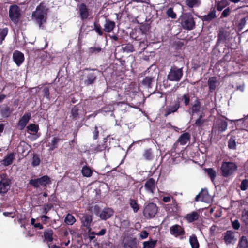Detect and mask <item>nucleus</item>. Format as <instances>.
<instances>
[{
    "mask_svg": "<svg viewBox=\"0 0 248 248\" xmlns=\"http://www.w3.org/2000/svg\"><path fill=\"white\" fill-rule=\"evenodd\" d=\"M204 170L207 174L208 176L210 177L212 182H214L217 175V173L216 171L213 168H204Z\"/></svg>",
    "mask_w": 248,
    "mask_h": 248,
    "instance_id": "nucleus-43",
    "label": "nucleus"
},
{
    "mask_svg": "<svg viewBox=\"0 0 248 248\" xmlns=\"http://www.w3.org/2000/svg\"><path fill=\"white\" fill-rule=\"evenodd\" d=\"M170 231L172 235L175 236H182L185 234L184 228L178 224H175L170 227Z\"/></svg>",
    "mask_w": 248,
    "mask_h": 248,
    "instance_id": "nucleus-18",
    "label": "nucleus"
},
{
    "mask_svg": "<svg viewBox=\"0 0 248 248\" xmlns=\"http://www.w3.org/2000/svg\"><path fill=\"white\" fill-rule=\"evenodd\" d=\"M79 16L82 20L84 21L87 19L89 16V9L87 6L82 3L79 7Z\"/></svg>",
    "mask_w": 248,
    "mask_h": 248,
    "instance_id": "nucleus-23",
    "label": "nucleus"
},
{
    "mask_svg": "<svg viewBox=\"0 0 248 248\" xmlns=\"http://www.w3.org/2000/svg\"><path fill=\"white\" fill-rule=\"evenodd\" d=\"M81 173L83 176L90 177L92 175L93 170L89 166L85 165L82 167Z\"/></svg>",
    "mask_w": 248,
    "mask_h": 248,
    "instance_id": "nucleus-45",
    "label": "nucleus"
},
{
    "mask_svg": "<svg viewBox=\"0 0 248 248\" xmlns=\"http://www.w3.org/2000/svg\"><path fill=\"white\" fill-rule=\"evenodd\" d=\"M178 100L184 101V104L185 106H187L190 103V96L189 94H184L181 97L178 98Z\"/></svg>",
    "mask_w": 248,
    "mask_h": 248,
    "instance_id": "nucleus-56",
    "label": "nucleus"
},
{
    "mask_svg": "<svg viewBox=\"0 0 248 248\" xmlns=\"http://www.w3.org/2000/svg\"><path fill=\"white\" fill-rule=\"evenodd\" d=\"M142 157L145 160H152L154 157V154L153 149L151 148L145 149L143 152Z\"/></svg>",
    "mask_w": 248,
    "mask_h": 248,
    "instance_id": "nucleus-30",
    "label": "nucleus"
},
{
    "mask_svg": "<svg viewBox=\"0 0 248 248\" xmlns=\"http://www.w3.org/2000/svg\"><path fill=\"white\" fill-rule=\"evenodd\" d=\"M102 48L100 46H93L89 48L88 52L90 55L97 54L102 51Z\"/></svg>",
    "mask_w": 248,
    "mask_h": 248,
    "instance_id": "nucleus-54",
    "label": "nucleus"
},
{
    "mask_svg": "<svg viewBox=\"0 0 248 248\" xmlns=\"http://www.w3.org/2000/svg\"><path fill=\"white\" fill-rule=\"evenodd\" d=\"M32 17L40 28L43 27V24L46 22V13L40 5L37 6L36 11L32 13Z\"/></svg>",
    "mask_w": 248,
    "mask_h": 248,
    "instance_id": "nucleus-2",
    "label": "nucleus"
},
{
    "mask_svg": "<svg viewBox=\"0 0 248 248\" xmlns=\"http://www.w3.org/2000/svg\"><path fill=\"white\" fill-rule=\"evenodd\" d=\"M122 244L124 248H138L136 238H127L124 239Z\"/></svg>",
    "mask_w": 248,
    "mask_h": 248,
    "instance_id": "nucleus-22",
    "label": "nucleus"
},
{
    "mask_svg": "<svg viewBox=\"0 0 248 248\" xmlns=\"http://www.w3.org/2000/svg\"><path fill=\"white\" fill-rule=\"evenodd\" d=\"M27 132L29 133L30 131L33 132L36 134L38 133L39 128L37 124H30L27 126Z\"/></svg>",
    "mask_w": 248,
    "mask_h": 248,
    "instance_id": "nucleus-51",
    "label": "nucleus"
},
{
    "mask_svg": "<svg viewBox=\"0 0 248 248\" xmlns=\"http://www.w3.org/2000/svg\"><path fill=\"white\" fill-rule=\"evenodd\" d=\"M156 184L157 182L155 181V179L150 178L146 181L144 187L148 193L154 194Z\"/></svg>",
    "mask_w": 248,
    "mask_h": 248,
    "instance_id": "nucleus-14",
    "label": "nucleus"
},
{
    "mask_svg": "<svg viewBox=\"0 0 248 248\" xmlns=\"http://www.w3.org/2000/svg\"><path fill=\"white\" fill-rule=\"evenodd\" d=\"M234 52H232V48H230L225 45L223 51L224 55L222 58L218 62V63L221 64L223 62L226 63L230 62L232 58V54Z\"/></svg>",
    "mask_w": 248,
    "mask_h": 248,
    "instance_id": "nucleus-11",
    "label": "nucleus"
},
{
    "mask_svg": "<svg viewBox=\"0 0 248 248\" xmlns=\"http://www.w3.org/2000/svg\"><path fill=\"white\" fill-rule=\"evenodd\" d=\"M53 207V204L52 203H45L43 205L42 207L40 209V212L43 215H46Z\"/></svg>",
    "mask_w": 248,
    "mask_h": 248,
    "instance_id": "nucleus-41",
    "label": "nucleus"
},
{
    "mask_svg": "<svg viewBox=\"0 0 248 248\" xmlns=\"http://www.w3.org/2000/svg\"><path fill=\"white\" fill-rule=\"evenodd\" d=\"M189 243L192 248H199V243L195 235L193 234L189 237Z\"/></svg>",
    "mask_w": 248,
    "mask_h": 248,
    "instance_id": "nucleus-47",
    "label": "nucleus"
},
{
    "mask_svg": "<svg viewBox=\"0 0 248 248\" xmlns=\"http://www.w3.org/2000/svg\"><path fill=\"white\" fill-rule=\"evenodd\" d=\"M81 105L77 104L74 105L71 109V115L70 117L74 120H78L79 118V114L81 111Z\"/></svg>",
    "mask_w": 248,
    "mask_h": 248,
    "instance_id": "nucleus-27",
    "label": "nucleus"
},
{
    "mask_svg": "<svg viewBox=\"0 0 248 248\" xmlns=\"http://www.w3.org/2000/svg\"><path fill=\"white\" fill-rule=\"evenodd\" d=\"M42 92L43 97L49 100L50 98L49 88L48 87H45L42 90Z\"/></svg>",
    "mask_w": 248,
    "mask_h": 248,
    "instance_id": "nucleus-60",
    "label": "nucleus"
},
{
    "mask_svg": "<svg viewBox=\"0 0 248 248\" xmlns=\"http://www.w3.org/2000/svg\"><path fill=\"white\" fill-rule=\"evenodd\" d=\"M8 33V29L7 27L0 29V45H2L3 41Z\"/></svg>",
    "mask_w": 248,
    "mask_h": 248,
    "instance_id": "nucleus-49",
    "label": "nucleus"
},
{
    "mask_svg": "<svg viewBox=\"0 0 248 248\" xmlns=\"http://www.w3.org/2000/svg\"><path fill=\"white\" fill-rule=\"evenodd\" d=\"M40 159L38 155L35 154L33 155L32 161L31 162V165L32 166H37L40 164Z\"/></svg>",
    "mask_w": 248,
    "mask_h": 248,
    "instance_id": "nucleus-59",
    "label": "nucleus"
},
{
    "mask_svg": "<svg viewBox=\"0 0 248 248\" xmlns=\"http://www.w3.org/2000/svg\"><path fill=\"white\" fill-rule=\"evenodd\" d=\"M229 36V33L225 29L223 28H221L219 29L217 35V39L216 43V46H218L221 43H226L227 38Z\"/></svg>",
    "mask_w": 248,
    "mask_h": 248,
    "instance_id": "nucleus-13",
    "label": "nucleus"
},
{
    "mask_svg": "<svg viewBox=\"0 0 248 248\" xmlns=\"http://www.w3.org/2000/svg\"><path fill=\"white\" fill-rule=\"evenodd\" d=\"M217 17L216 10L215 7H212L209 13L202 16V19L203 21L210 22Z\"/></svg>",
    "mask_w": 248,
    "mask_h": 248,
    "instance_id": "nucleus-24",
    "label": "nucleus"
},
{
    "mask_svg": "<svg viewBox=\"0 0 248 248\" xmlns=\"http://www.w3.org/2000/svg\"><path fill=\"white\" fill-rule=\"evenodd\" d=\"M191 136L188 132H185L181 134L177 141L174 143V146H177L178 143L181 145L186 144L190 140Z\"/></svg>",
    "mask_w": 248,
    "mask_h": 248,
    "instance_id": "nucleus-19",
    "label": "nucleus"
},
{
    "mask_svg": "<svg viewBox=\"0 0 248 248\" xmlns=\"http://www.w3.org/2000/svg\"><path fill=\"white\" fill-rule=\"evenodd\" d=\"M204 115L203 113L201 114L198 118L196 120L195 122L193 125L197 127H201L205 123L206 120L204 118Z\"/></svg>",
    "mask_w": 248,
    "mask_h": 248,
    "instance_id": "nucleus-39",
    "label": "nucleus"
},
{
    "mask_svg": "<svg viewBox=\"0 0 248 248\" xmlns=\"http://www.w3.org/2000/svg\"><path fill=\"white\" fill-rule=\"evenodd\" d=\"M217 83V77H211L209 78L208 80V85L209 86V92L210 93L213 92L216 90Z\"/></svg>",
    "mask_w": 248,
    "mask_h": 248,
    "instance_id": "nucleus-35",
    "label": "nucleus"
},
{
    "mask_svg": "<svg viewBox=\"0 0 248 248\" xmlns=\"http://www.w3.org/2000/svg\"><path fill=\"white\" fill-rule=\"evenodd\" d=\"M31 114L30 112L25 113L20 119L17 123V127L22 130L24 129L31 119Z\"/></svg>",
    "mask_w": 248,
    "mask_h": 248,
    "instance_id": "nucleus-12",
    "label": "nucleus"
},
{
    "mask_svg": "<svg viewBox=\"0 0 248 248\" xmlns=\"http://www.w3.org/2000/svg\"><path fill=\"white\" fill-rule=\"evenodd\" d=\"M51 183L50 178L47 175H44L40 178L31 179L29 184L35 188H38L40 186L46 187L48 185Z\"/></svg>",
    "mask_w": 248,
    "mask_h": 248,
    "instance_id": "nucleus-6",
    "label": "nucleus"
},
{
    "mask_svg": "<svg viewBox=\"0 0 248 248\" xmlns=\"http://www.w3.org/2000/svg\"><path fill=\"white\" fill-rule=\"evenodd\" d=\"M15 159V155L14 153H11L5 156L1 160V162L5 166H8L12 164Z\"/></svg>",
    "mask_w": 248,
    "mask_h": 248,
    "instance_id": "nucleus-31",
    "label": "nucleus"
},
{
    "mask_svg": "<svg viewBox=\"0 0 248 248\" xmlns=\"http://www.w3.org/2000/svg\"><path fill=\"white\" fill-rule=\"evenodd\" d=\"M228 147L229 149L236 150V139L234 136H232L229 139L228 141Z\"/></svg>",
    "mask_w": 248,
    "mask_h": 248,
    "instance_id": "nucleus-46",
    "label": "nucleus"
},
{
    "mask_svg": "<svg viewBox=\"0 0 248 248\" xmlns=\"http://www.w3.org/2000/svg\"><path fill=\"white\" fill-rule=\"evenodd\" d=\"M129 205L134 213L138 212L140 209V205L136 200L130 198L129 199Z\"/></svg>",
    "mask_w": 248,
    "mask_h": 248,
    "instance_id": "nucleus-44",
    "label": "nucleus"
},
{
    "mask_svg": "<svg viewBox=\"0 0 248 248\" xmlns=\"http://www.w3.org/2000/svg\"><path fill=\"white\" fill-rule=\"evenodd\" d=\"M13 59L15 63L19 66L24 62V55L21 52L15 50L13 54Z\"/></svg>",
    "mask_w": 248,
    "mask_h": 248,
    "instance_id": "nucleus-17",
    "label": "nucleus"
},
{
    "mask_svg": "<svg viewBox=\"0 0 248 248\" xmlns=\"http://www.w3.org/2000/svg\"><path fill=\"white\" fill-rule=\"evenodd\" d=\"M202 108V104L200 99L197 98L193 104H191L189 106V109L191 111V113L193 114H196L199 113Z\"/></svg>",
    "mask_w": 248,
    "mask_h": 248,
    "instance_id": "nucleus-26",
    "label": "nucleus"
},
{
    "mask_svg": "<svg viewBox=\"0 0 248 248\" xmlns=\"http://www.w3.org/2000/svg\"><path fill=\"white\" fill-rule=\"evenodd\" d=\"M186 4L189 8L198 7L201 4L200 0H186Z\"/></svg>",
    "mask_w": 248,
    "mask_h": 248,
    "instance_id": "nucleus-48",
    "label": "nucleus"
},
{
    "mask_svg": "<svg viewBox=\"0 0 248 248\" xmlns=\"http://www.w3.org/2000/svg\"><path fill=\"white\" fill-rule=\"evenodd\" d=\"M237 166L232 162H223L221 166V175L227 177L232 175L237 170Z\"/></svg>",
    "mask_w": 248,
    "mask_h": 248,
    "instance_id": "nucleus-4",
    "label": "nucleus"
},
{
    "mask_svg": "<svg viewBox=\"0 0 248 248\" xmlns=\"http://www.w3.org/2000/svg\"><path fill=\"white\" fill-rule=\"evenodd\" d=\"M53 231L51 229H47L45 230L44 232V242H46L47 243L52 242L53 240Z\"/></svg>",
    "mask_w": 248,
    "mask_h": 248,
    "instance_id": "nucleus-33",
    "label": "nucleus"
},
{
    "mask_svg": "<svg viewBox=\"0 0 248 248\" xmlns=\"http://www.w3.org/2000/svg\"><path fill=\"white\" fill-rule=\"evenodd\" d=\"M158 207L156 204L150 202L147 204L143 210V214L147 219H151L154 217L158 212Z\"/></svg>",
    "mask_w": 248,
    "mask_h": 248,
    "instance_id": "nucleus-5",
    "label": "nucleus"
},
{
    "mask_svg": "<svg viewBox=\"0 0 248 248\" xmlns=\"http://www.w3.org/2000/svg\"><path fill=\"white\" fill-rule=\"evenodd\" d=\"M240 189L242 191H245L248 188V179H245L241 181Z\"/></svg>",
    "mask_w": 248,
    "mask_h": 248,
    "instance_id": "nucleus-61",
    "label": "nucleus"
},
{
    "mask_svg": "<svg viewBox=\"0 0 248 248\" xmlns=\"http://www.w3.org/2000/svg\"><path fill=\"white\" fill-rule=\"evenodd\" d=\"M164 208L170 216H177L179 213L180 207L178 205L176 199L173 198H172L171 203L166 204Z\"/></svg>",
    "mask_w": 248,
    "mask_h": 248,
    "instance_id": "nucleus-9",
    "label": "nucleus"
},
{
    "mask_svg": "<svg viewBox=\"0 0 248 248\" xmlns=\"http://www.w3.org/2000/svg\"><path fill=\"white\" fill-rule=\"evenodd\" d=\"M241 219L245 225L248 226V210L242 212Z\"/></svg>",
    "mask_w": 248,
    "mask_h": 248,
    "instance_id": "nucleus-57",
    "label": "nucleus"
},
{
    "mask_svg": "<svg viewBox=\"0 0 248 248\" xmlns=\"http://www.w3.org/2000/svg\"><path fill=\"white\" fill-rule=\"evenodd\" d=\"M81 221L82 226L85 227L88 230V232H90L91 231V224L93 221L92 216L89 214L84 215L81 218Z\"/></svg>",
    "mask_w": 248,
    "mask_h": 248,
    "instance_id": "nucleus-21",
    "label": "nucleus"
},
{
    "mask_svg": "<svg viewBox=\"0 0 248 248\" xmlns=\"http://www.w3.org/2000/svg\"><path fill=\"white\" fill-rule=\"evenodd\" d=\"M76 221L75 217L71 214L68 213L64 219V222L68 225H73Z\"/></svg>",
    "mask_w": 248,
    "mask_h": 248,
    "instance_id": "nucleus-50",
    "label": "nucleus"
},
{
    "mask_svg": "<svg viewBox=\"0 0 248 248\" xmlns=\"http://www.w3.org/2000/svg\"><path fill=\"white\" fill-rule=\"evenodd\" d=\"M229 4L230 3L227 0H220V1H216V7L218 11H221Z\"/></svg>",
    "mask_w": 248,
    "mask_h": 248,
    "instance_id": "nucleus-38",
    "label": "nucleus"
},
{
    "mask_svg": "<svg viewBox=\"0 0 248 248\" xmlns=\"http://www.w3.org/2000/svg\"><path fill=\"white\" fill-rule=\"evenodd\" d=\"M64 140L61 139L58 137H54L52 138L51 142H49L48 146L49 147L50 151H53L58 147L59 142L61 141H63Z\"/></svg>",
    "mask_w": 248,
    "mask_h": 248,
    "instance_id": "nucleus-34",
    "label": "nucleus"
},
{
    "mask_svg": "<svg viewBox=\"0 0 248 248\" xmlns=\"http://www.w3.org/2000/svg\"><path fill=\"white\" fill-rule=\"evenodd\" d=\"M122 48L124 52L127 53L132 52L134 51V46L131 43L122 45Z\"/></svg>",
    "mask_w": 248,
    "mask_h": 248,
    "instance_id": "nucleus-52",
    "label": "nucleus"
},
{
    "mask_svg": "<svg viewBox=\"0 0 248 248\" xmlns=\"http://www.w3.org/2000/svg\"><path fill=\"white\" fill-rule=\"evenodd\" d=\"M116 23L109 18H106L104 24L103 31L107 33L112 32L115 28Z\"/></svg>",
    "mask_w": 248,
    "mask_h": 248,
    "instance_id": "nucleus-20",
    "label": "nucleus"
},
{
    "mask_svg": "<svg viewBox=\"0 0 248 248\" xmlns=\"http://www.w3.org/2000/svg\"><path fill=\"white\" fill-rule=\"evenodd\" d=\"M108 139H104L103 142H100L93 149V151L95 153H98L105 150L108 147Z\"/></svg>",
    "mask_w": 248,
    "mask_h": 248,
    "instance_id": "nucleus-36",
    "label": "nucleus"
},
{
    "mask_svg": "<svg viewBox=\"0 0 248 248\" xmlns=\"http://www.w3.org/2000/svg\"><path fill=\"white\" fill-rule=\"evenodd\" d=\"M180 107V101L179 100L175 102L173 105L167 106L164 110V116L166 117L171 113L177 112Z\"/></svg>",
    "mask_w": 248,
    "mask_h": 248,
    "instance_id": "nucleus-15",
    "label": "nucleus"
},
{
    "mask_svg": "<svg viewBox=\"0 0 248 248\" xmlns=\"http://www.w3.org/2000/svg\"><path fill=\"white\" fill-rule=\"evenodd\" d=\"M92 133L93 134V139L96 140L99 137V130L97 126H95L93 128L92 130Z\"/></svg>",
    "mask_w": 248,
    "mask_h": 248,
    "instance_id": "nucleus-63",
    "label": "nucleus"
},
{
    "mask_svg": "<svg viewBox=\"0 0 248 248\" xmlns=\"http://www.w3.org/2000/svg\"><path fill=\"white\" fill-rule=\"evenodd\" d=\"M97 75L93 72H90L87 74L86 79L84 80V84L89 86L93 84L96 80Z\"/></svg>",
    "mask_w": 248,
    "mask_h": 248,
    "instance_id": "nucleus-28",
    "label": "nucleus"
},
{
    "mask_svg": "<svg viewBox=\"0 0 248 248\" xmlns=\"http://www.w3.org/2000/svg\"><path fill=\"white\" fill-rule=\"evenodd\" d=\"M223 118H218L215 123L214 124L212 129H216L218 133H221L225 131L228 127V119L224 116H222Z\"/></svg>",
    "mask_w": 248,
    "mask_h": 248,
    "instance_id": "nucleus-10",
    "label": "nucleus"
},
{
    "mask_svg": "<svg viewBox=\"0 0 248 248\" xmlns=\"http://www.w3.org/2000/svg\"><path fill=\"white\" fill-rule=\"evenodd\" d=\"M157 243V240H153L145 241L143 243L144 248H154Z\"/></svg>",
    "mask_w": 248,
    "mask_h": 248,
    "instance_id": "nucleus-55",
    "label": "nucleus"
},
{
    "mask_svg": "<svg viewBox=\"0 0 248 248\" xmlns=\"http://www.w3.org/2000/svg\"><path fill=\"white\" fill-rule=\"evenodd\" d=\"M200 217L199 214L197 211H192L187 214L184 217V219L189 223H191L197 221Z\"/></svg>",
    "mask_w": 248,
    "mask_h": 248,
    "instance_id": "nucleus-29",
    "label": "nucleus"
},
{
    "mask_svg": "<svg viewBox=\"0 0 248 248\" xmlns=\"http://www.w3.org/2000/svg\"><path fill=\"white\" fill-rule=\"evenodd\" d=\"M234 233V232L231 230H228L224 233V240L226 244H230L236 240Z\"/></svg>",
    "mask_w": 248,
    "mask_h": 248,
    "instance_id": "nucleus-25",
    "label": "nucleus"
},
{
    "mask_svg": "<svg viewBox=\"0 0 248 248\" xmlns=\"http://www.w3.org/2000/svg\"><path fill=\"white\" fill-rule=\"evenodd\" d=\"M166 15L172 19H175L176 18V14L173 11V9L172 7L169 8L166 12Z\"/></svg>",
    "mask_w": 248,
    "mask_h": 248,
    "instance_id": "nucleus-58",
    "label": "nucleus"
},
{
    "mask_svg": "<svg viewBox=\"0 0 248 248\" xmlns=\"http://www.w3.org/2000/svg\"><path fill=\"white\" fill-rule=\"evenodd\" d=\"M231 10L230 7L225 9L221 14L220 18H226L230 14Z\"/></svg>",
    "mask_w": 248,
    "mask_h": 248,
    "instance_id": "nucleus-62",
    "label": "nucleus"
},
{
    "mask_svg": "<svg viewBox=\"0 0 248 248\" xmlns=\"http://www.w3.org/2000/svg\"><path fill=\"white\" fill-rule=\"evenodd\" d=\"M114 211L109 207L104 208L99 214V217L102 220H106L110 218L114 214Z\"/></svg>",
    "mask_w": 248,
    "mask_h": 248,
    "instance_id": "nucleus-16",
    "label": "nucleus"
},
{
    "mask_svg": "<svg viewBox=\"0 0 248 248\" xmlns=\"http://www.w3.org/2000/svg\"><path fill=\"white\" fill-rule=\"evenodd\" d=\"M20 7L17 5H12L9 7V16L12 22L17 24L21 16Z\"/></svg>",
    "mask_w": 248,
    "mask_h": 248,
    "instance_id": "nucleus-7",
    "label": "nucleus"
},
{
    "mask_svg": "<svg viewBox=\"0 0 248 248\" xmlns=\"http://www.w3.org/2000/svg\"><path fill=\"white\" fill-rule=\"evenodd\" d=\"M107 230L106 228L102 229L99 232H91V234H95L98 236H103L106 233Z\"/></svg>",
    "mask_w": 248,
    "mask_h": 248,
    "instance_id": "nucleus-64",
    "label": "nucleus"
},
{
    "mask_svg": "<svg viewBox=\"0 0 248 248\" xmlns=\"http://www.w3.org/2000/svg\"><path fill=\"white\" fill-rule=\"evenodd\" d=\"M183 75V67L178 68L173 65L167 75V79L170 81H179Z\"/></svg>",
    "mask_w": 248,
    "mask_h": 248,
    "instance_id": "nucleus-3",
    "label": "nucleus"
},
{
    "mask_svg": "<svg viewBox=\"0 0 248 248\" xmlns=\"http://www.w3.org/2000/svg\"><path fill=\"white\" fill-rule=\"evenodd\" d=\"M200 193L201 195L200 201L206 203H209L212 201L211 196L209 195L207 189H202Z\"/></svg>",
    "mask_w": 248,
    "mask_h": 248,
    "instance_id": "nucleus-32",
    "label": "nucleus"
},
{
    "mask_svg": "<svg viewBox=\"0 0 248 248\" xmlns=\"http://www.w3.org/2000/svg\"><path fill=\"white\" fill-rule=\"evenodd\" d=\"M182 28L186 30H192L195 27V22L193 16L190 13H183L180 18Z\"/></svg>",
    "mask_w": 248,
    "mask_h": 248,
    "instance_id": "nucleus-1",
    "label": "nucleus"
},
{
    "mask_svg": "<svg viewBox=\"0 0 248 248\" xmlns=\"http://www.w3.org/2000/svg\"><path fill=\"white\" fill-rule=\"evenodd\" d=\"M11 184V180L9 178L6 174L1 175L0 181V194H5L10 189Z\"/></svg>",
    "mask_w": 248,
    "mask_h": 248,
    "instance_id": "nucleus-8",
    "label": "nucleus"
},
{
    "mask_svg": "<svg viewBox=\"0 0 248 248\" xmlns=\"http://www.w3.org/2000/svg\"><path fill=\"white\" fill-rule=\"evenodd\" d=\"M238 248H248V241L245 236H242L239 240Z\"/></svg>",
    "mask_w": 248,
    "mask_h": 248,
    "instance_id": "nucleus-53",
    "label": "nucleus"
},
{
    "mask_svg": "<svg viewBox=\"0 0 248 248\" xmlns=\"http://www.w3.org/2000/svg\"><path fill=\"white\" fill-rule=\"evenodd\" d=\"M93 30H94L99 35L102 36L103 35V29L102 30L101 27V25L99 22V20H96L93 23Z\"/></svg>",
    "mask_w": 248,
    "mask_h": 248,
    "instance_id": "nucleus-42",
    "label": "nucleus"
},
{
    "mask_svg": "<svg viewBox=\"0 0 248 248\" xmlns=\"http://www.w3.org/2000/svg\"><path fill=\"white\" fill-rule=\"evenodd\" d=\"M10 108L7 104H3L0 108V113L3 117H8L11 114Z\"/></svg>",
    "mask_w": 248,
    "mask_h": 248,
    "instance_id": "nucleus-37",
    "label": "nucleus"
},
{
    "mask_svg": "<svg viewBox=\"0 0 248 248\" xmlns=\"http://www.w3.org/2000/svg\"><path fill=\"white\" fill-rule=\"evenodd\" d=\"M154 79V77L152 76H146L142 81V85L148 88H152V83Z\"/></svg>",
    "mask_w": 248,
    "mask_h": 248,
    "instance_id": "nucleus-40",
    "label": "nucleus"
}]
</instances>
